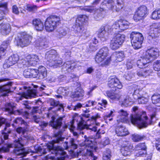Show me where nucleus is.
<instances>
[{"label": "nucleus", "mask_w": 160, "mask_h": 160, "mask_svg": "<svg viewBox=\"0 0 160 160\" xmlns=\"http://www.w3.org/2000/svg\"><path fill=\"white\" fill-rule=\"evenodd\" d=\"M24 143L22 138H18L15 140L12 144L6 143L4 146L0 148V152H7L9 151V148L13 147H15L13 152L20 158L25 156L28 153L25 151L22 147Z\"/></svg>", "instance_id": "f257e3e1"}, {"label": "nucleus", "mask_w": 160, "mask_h": 160, "mask_svg": "<svg viewBox=\"0 0 160 160\" xmlns=\"http://www.w3.org/2000/svg\"><path fill=\"white\" fill-rule=\"evenodd\" d=\"M132 110L135 113L132 114L130 116V120L132 123L140 129L147 127L148 124L147 121L148 117L145 116L146 112H136L138 110V107L136 106L133 107Z\"/></svg>", "instance_id": "f03ea898"}, {"label": "nucleus", "mask_w": 160, "mask_h": 160, "mask_svg": "<svg viewBox=\"0 0 160 160\" xmlns=\"http://www.w3.org/2000/svg\"><path fill=\"white\" fill-rule=\"evenodd\" d=\"M45 58L47 60L50 66L53 68H57L60 66L62 62L58 56L56 51L54 49L51 50L46 52Z\"/></svg>", "instance_id": "7ed1b4c3"}, {"label": "nucleus", "mask_w": 160, "mask_h": 160, "mask_svg": "<svg viewBox=\"0 0 160 160\" xmlns=\"http://www.w3.org/2000/svg\"><path fill=\"white\" fill-rule=\"evenodd\" d=\"M32 37L26 32H22L18 34L15 38V43L18 46L23 48L28 45L31 42Z\"/></svg>", "instance_id": "20e7f679"}, {"label": "nucleus", "mask_w": 160, "mask_h": 160, "mask_svg": "<svg viewBox=\"0 0 160 160\" xmlns=\"http://www.w3.org/2000/svg\"><path fill=\"white\" fill-rule=\"evenodd\" d=\"M59 16L53 15L47 18L45 23V29L47 31L51 32L55 29L60 23Z\"/></svg>", "instance_id": "39448f33"}, {"label": "nucleus", "mask_w": 160, "mask_h": 160, "mask_svg": "<svg viewBox=\"0 0 160 160\" xmlns=\"http://www.w3.org/2000/svg\"><path fill=\"white\" fill-rule=\"evenodd\" d=\"M130 37L132 45L134 49H138L141 47L144 39L141 33L138 32H132Z\"/></svg>", "instance_id": "423d86ee"}, {"label": "nucleus", "mask_w": 160, "mask_h": 160, "mask_svg": "<svg viewBox=\"0 0 160 160\" xmlns=\"http://www.w3.org/2000/svg\"><path fill=\"white\" fill-rule=\"evenodd\" d=\"M113 0H105L102 3V8H105L104 6H106L108 9L112 10L113 12H119L122 8L123 5L122 0H117L116 5L115 7Z\"/></svg>", "instance_id": "0eeeda50"}, {"label": "nucleus", "mask_w": 160, "mask_h": 160, "mask_svg": "<svg viewBox=\"0 0 160 160\" xmlns=\"http://www.w3.org/2000/svg\"><path fill=\"white\" fill-rule=\"evenodd\" d=\"M125 38V36L123 34H117L111 41L110 44V48L113 50L118 49L123 43Z\"/></svg>", "instance_id": "6e6552de"}, {"label": "nucleus", "mask_w": 160, "mask_h": 160, "mask_svg": "<svg viewBox=\"0 0 160 160\" xmlns=\"http://www.w3.org/2000/svg\"><path fill=\"white\" fill-rule=\"evenodd\" d=\"M158 25L157 23H154L150 26L148 32L146 35L147 39L149 41V42H153L155 41L156 36L160 32V27Z\"/></svg>", "instance_id": "1a4fd4ad"}, {"label": "nucleus", "mask_w": 160, "mask_h": 160, "mask_svg": "<svg viewBox=\"0 0 160 160\" xmlns=\"http://www.w3.org/2000/svg\"><path fill=\"white\" fill-rule=\"evenodd\" d=\"M148 14L147 7L142 5L139 7L135 12L133 19L136 22H138L144 19Z\"/></svg>", "instance_id": "9d476101"}, {"label": "nucleus", "mask_w": 160, "mask_h": 160, "mask_svg": "<svg viewBox=\"0 0 160 160\" xmlns=\"http://www.w3.org/2000/svg\"><path fill=\"white\" fill-rule=\"evenodd\" d=\"M73 120L78 122V129L83 130L86 128L88 130L95 132L97 130V127L96 126L86 127L84 124V120L82 118L79 116L78 114L75 113L73 116Z\"/></svg>", "instance_id": "9b49d317"}, {"label": "nucleus", "mask_w": 160, "mask_h": 160, "mask_svg": "<svg viewBox=\"0 0 160 160\" xmlns=\"http://www.w3.org/2000/svg\"><path fill=\"white\" fill-rule=\"evenodd\" d=\"M112 30V29L111 26L109 25L102 26L98 30V38L103 42L106 41L107 38V33L112 34V33H111V31Z\"/></svg>", "instance_id": "f8f14e48"}, {"label": "nucleus", "mask_w": 160, "mask_h": 160, "mask_svg": "<svg viewBox=\"0 0 160 160\" xmlns=\"http://www.w3.org/2000/svg\"><path fill=\"white\" fill-rule=\"evenodd\" d=\"M108 86L110 88H116L119 89H121L122 85L119 80L116 76H110L108 79Z\"/></svg>", "instance_id": "ddd939ff"}, {"label": "nucleus", "mask_w": 160, "mask_h": 160, "mask_svg": "<svg viewBox=\"0 0 160 160\" xmlns=\"http://www.w3.org/2000/svg\"><path fill=\"white\" fill-rule=\"evenodd\" d=\"M49 103L52 107L48 108L49 111L52 110L53 112L60 111L63 112L64 109L63 105L60 103L59 102L54 100L53 99H51L49 101Z\"/></svg>", "instance_id": "4468645a"}, {"label": "nucleus", "mask_w": 160, "mask_h": 160, "mask_svg": "<svg viewBox=\"0 0 160 160\" xmlns=\"http://www.w3.org/2000/svg\"><path fill=\"white\" fill-rule=\"evenodd\" d=\"M159 50L156 48H152L148 49L144 55L147 58L150 62L159 56Z\"/></svg>", "instance_id": "2eb2a0df"}, {"label": "nucleus", "mask_w": 160, "mask_h": 160, "mask_svg": "<svg viewBox=\"0 0 160 160\" xmlns=\"http://www.w3.org/2000/svg\"><path fill=\"white\" fill-rule=\"evenodd\" d=\"M27 62L24 60V62H22L23 65H29L34 66L36 65L37 63L40 61V59L38 56L36 55H28L26 58Z\"/></svg>", "instance_id": "dca6fc26"}, {"label": "nucleus", "mask_w": 160, "mask_h": 160, "mask_svg": "<svg viewBox=\"0 0 160 160\" xmlns=\"http://www.w3.org/2000/svg\"><path fill=\"white\" fill-rule=\"evenodd\" d=\"M132 145L128 142H124V146L121 149V152L123 155L127 156L130 154L133 149Z\"/></svg>", "instance_id": "f3484780"}, {"label": "nucleus", "mask_w": 160, "mask_h": 160, "mask_svg": "<svg viewBox=\"0 0 160 160\" xmlns=\"http://www.w3.org/2000/svg\"><path fill=\"white\" fill-rule=\"evenodd\" d=\"M118 115L117 116V122L118 123L122 122L127 123L128 121L129 114L126 111L123 109L120 110L118 112Z\"/></svg>", "instance_id": "a211bd4d"}, {"label": "nucleus", "mask_w": 160, "mask_h": 160, "mask_svg": "<svg viewBox=\"0 0 160 160\" xmlns=\"http://www.w3.org/2000/svg\"><path fill=\"white\" fill-rule=\"evenodd\" d=\"M19 60L18 56L17 54H13L5 60L3 66L4 67H9L17 63Z\"/></svg>", "instance_id": "6ab92c4d"}, {"label": "nucleus", "mask_w": 160, "mask_h": 160, "mask_svg": "<svg viewBox=\"0 0 160 160\" xmlns=\"http://www.w3.org/2000/svg\"><path fill=\"white\" fill-rule=\"evenodd\" d=\"M63 117H59L56 118L53 116L52 117V120L51 121L50 125L53 128L56 129H59L62 124V121Z\"/></svg>", "instance_id": "aec40b11"}, {"label": "nucleus", "mask_w": 160, "mask_h": 160, "mask_svg": "<svg viewBox=\"0 0 160 160\" xmlns=\"http://www.w3.org/2000/svg\"><path fill=\"white\" fill-rule=\"evenodd\" d=\"M22 128L21 127L18 128L16 130V132L19 134H22L23 137L28 140H31L32 139V137L29 134L27 133L28 130V128L27 126Z\"/></svg>", "instance_id": "412c9836"}, {"label": "nucleus", "mask_w": 160, "mask_h": 160, "mask_svg": "<svg viewBox=\"0 0 160 160\" xmlns=\"http://www.w3.org/2000/svg\"><path fill=\"white\" fill-rule=\"evenodd\" d=\"M73 28L74 32L76 35L78 36L84 35L86 32V30L84 29L83 25L76 23L73 26Z\"/></svg>", "instance_id": "4be33fe9"}, {"label": "nucleus", "mask_w": 160, "mask_h": 160, "mask_svg": "<svg viewBox=\"0 0 160 160\" xmlns=\"http://www.w3.org/2000/svg\"><path fill=\"white\" fill-rule=\"evenodd\" d=\"M148 58L144 54L141 59L137 61V64L139 68H142L148 67V63L150 62V60H148Z\"/></svg>", "instance_id": "5701e85b"}, {"label": "nucleus", "mask_w": 160, "mask_h": 160, "mask_svg": "<svg viewBox=\"0 0 160 160\" xmlns=\"http://www.w3.org/2000/svg\"><path fill=\"white\" fill-rule=\"evenodd\" d=\"M32 24L37 31H41L44 28L43 22L40 19H35L33 20Z\"/></svg>", "instance_id": "b1692460"}, {"label": "nucleus", "mask_w": 160, "mask_h": 160, "mask_svg": "<svg viewBox=\"0 0 160 160\" xmlns=\"http://www.w3.org/2000/svg\"><path fill=\"white\" fill-rule=\"evenodd\" d=\"M38 72L34 69H26L23 71V75L26 78H35Z\"/></svg>", "instance_id": "393cba45"}, {"label": "nucleus", "mask_w": 160, "mask_h": 160, "mask_svg": "<svg viewBox=\"0 0 160 160\" xmlns=\"http://www.w3.org/2000/svg\"><path fill=\"white\" fill-rule=\"evenodd\" d=\"M10 31L11 27L9 23H3L0 25V32L2 34H8Z\"/></svg>", "instance_id": "a878e982"}, {"label": "nucleus", "mask_w": 160, "mask_h": 160, "mask_svg": "<svg viewBox=\"0 0 160 160\" xmlns=\"http://www.w3.org/2000/svg\"><path fill=\"white\" fill-rule=\"evenodd\" d=\"M115 132L118 136H123L127 135L128 133L127 129L122 125H120L116 127Z\"/></svg>", "instance_id": "bb28decb"}, {"label": "nucleus", "mask_w": 160, "mask_h": 160, "mask_svg": "<svg viewBox=\"0 0 160 160\" xmlns=\"http://www.w3.org/2000/svg\"><path fill=\"white\" fill-rule=\"evenodd\" d=\"M11 86L8 85H5L0 86V95L1 96H6L11 92Z\"/></svg>", "instance_id": "cd10ccee"}, {"label": "nucleus", "mask_w": 160, "mask_h": 160, "mask_svg": "<svg viewBox=\"0 0 160 160\" xmlns=\"http://www.w3.org/2000/svg\"><path fill=\"white\" fill-rule=\"evenodd\" d=\"M8 11L7 3L6 2L0 3V21L3 19L6 12Z\"/></svg>", "instance_id": "c85d7f7f"}, {"label": "nucleus", "mask_w": 160, "mask_h": 160, "mask_svg": "<svg viewBox=\"0 0 160 160\" xmlns=\"http://www.w3.org/2000/svg\"><path fill=\"white\" fill-rule=\"evenodd\" d=\"M84 95V91L80 87H78L75 91L71 93L72 98H79L82 97Z\"/></svg>", "instance_id": "c756f323"}, {"label": "nucleus", "mask_w": 160, "mask_h": 160, "mask_svg": "<svg viewBox=\"0 0 160 160\" xmlns=\"http://www.w3.org/2000/svg\"><path fill=\"white\" fill-rule=\"evenodd\" d=\"M15 108V107L13 103H8L6 104L5 110L10 114H16L15 113L17 110H14Z\"/></svg>", "instance_id": "7c9ffc66"}, {"label": "nucleus", "mask_w": 160, "mask_h": 160, "mask_svg": "<svg viewBox=\"0 0 160 160\" xmlns=\"http://www.w3.org/2000/svg\"><path fill=\"white\" fill-rule=\"evenodd\" d=\"M34 89H32L28 90L26 98H35L38 96V94L37 93L36 88L38 86L36 85L34 86Z\"/></svg>", "instance_id": "2f4dec72"}, {"label": "nucleus", "mask_w": 160, "mask_h": 160, "mask_svg": "<svg viewBox=\"0 0 160 160\" xmlns=\"http://www.w3.org/2000/svg\"><path fill=\"white\" fill-rule=\"evenodd\" d=\"M88 19L87 17L85 15H79L77 17L76 19V23L83 25L84 23H86V22H87Z\"/></svg>", "instance_id": "473e14b6"}, {"label": "nucleus", "mask_w": 160, "mask_h": 160, "mask_svg": "<svg viewBox=\"0 0 160 160\" xmlns=\"http://www.w3.org/2000/svg\"><path fill=\"white\" fill-rule=\"evenodd\" d=\"M36 75L35 78H38L39 79H42L47 76V71L45 67H43L42 69H39Z\"/></svg>", "instance_id": "72a5a7b5"}, {"label": "nucleus", "mask_w": 160, "mask_h": 160, "mask_svg": "<svg viewBox=\"0 0 160 160\" xmlns=\"http://www.w3.org/2000/svg\"><path fill=\"white\" fill-rule=\"evenodd\" d=\"M104 10L103 8H100L99 9H97L95 13L94 18L96 21L101 20L104 17L103 11Z\"/></svg>", "instance_id": "f704fd0d"}, {"label": "nucleus", "mask_w": 160, "mask_h": 160, "mask_svg": "<svg viewBox=\"0 0 160 160\" xmlns=\"http://www.w3.org/2000/svg\"><path fill=\"white\" fill-rule=\"evenodd\" d=\"M34 151H32L31 149L28 150V152H31L32 153H40L41 154H45L46 153L45 150L42 147L38 145H36L34 146Z\"/></svg>", "instance_id": "c9c22d12"}, {"label": "nucleus", "mask_w": 160, "mask_h": 160, "mask_svg": "<svg viewBox=\"0 0 160 160\" xmlns=\"http://www.w3.org/2000/svg\"><path fill=\"white\" fill-rule=\"evenodd\" d=\"M107 96L112 100H118L121 97L119 94H117L114 92H111L109 91L106 92Z\"/></svg>", "instance_id": "e433bc0d"}, {"label": "nucleus", "mask_w": 160, "mask_h": 160, "mask_svg": "<svg viewBox=\"0 0 160 160\" xmlns=\"http://www.w3.org/2000/svg\"><path fill=\"white\" fill-rule=\"evenodd\" d=\"M137 87V88L134 90V92L132 94L133 98L136 99L140 98L143 95V92L142 89L138 88V86Z\"/></svg>", "instance_id": "4c0bfd02"}, {"label": "nucleus", "mask_w": 160, "mask_h": 160, "mask_svg": "<svg viewBox=\"0 0 160 160\" xmlns=\"http://www.w3.org/2000/svg\"><path fill=\"white\" fill-rule=\"evenodd\" d=\"M120 30L122 31H124L128 28L129 23L125 20L119 21Z\"/></svg>", "instance_id": "58836bf2"}, {"label": "nucleus", "mask_w": 160, "mask_h": 160, "mask_svg": "<svg viewBox=\"0 0 160 160\" xmlns=\"http://www.w3.org/2000/svg\"><path fill=\"white\" fill-rule=\"evenodd\" d=\"M85 140L84 141V145L88 147H92L93 145L94 140L90 137H87L86 136H85Z\"/></svg>", "instance_id": "ea45409f"}, {"label": "nucleus", "mask_w": 160, "mask_h": 160, "mask_svg": "<svg viewBox=\"0 0 160 160\" xmlns=\"http://www.w3.org/2000/svg\"><path fill=\"white\" fill-rule=\"evenodd\" d=\"M152 102L156 104L158 106H160V95H154L152 97Z\"/></svg>", "instance_id": "a19ab883"}, {"label": "nucleus", "mask_w": 160, "mask_h": 160, "mask_svg": "<svg viewBox=\"0 0 160 160\" xmlns=\"http://www.w3.org/2000/svg\"><path fill=\"white\" fill-rule=\"evenodd\" d=\"M111 157V151L109 149H107L104 152L102 158L103 160H110Z\"/></svg>", "instance_id": "79ce46f5"}, {"label": "nucleus", "mask_w": 160, "mask_h": 160, "mask_svg": "<svg viewBox=\"0 0 160 160\" xmlns=\"http://www.w3.org/2000/svg\"><path fill=\"white\" fill-rule=\"evenodd\" d=\"M13 122L17 124L20 125H23L25 126H28L27 122H25L22 118L21 117L17 118Z\"/></svg>", "instance_id": "37998d69"}, {"label": "nucleus", "mask_w": 160, "mask_h": 160, "mask_svg": "<svg viewBox=\"0 0 160 160\" xmlns=\"http://www.w3.org/2000/svg\"><path fill=\"white\" fill-rule=\"evenodd\" d=\"M115 55L116 58V60L118 62L122 61L125 57L124 53L122 51L116 52Z\"/></svg>", "instance_id": "c03bdc74"}, {"label": "nucleus", "mask_w": 160, "mask_h": 160, "mask_svg": "<svg viewBox=\"0 0 160 160\" xmlns=\"http://www.w3.org/2000/svg\"><path fill=\"white\" fill-rule=\"evenodd\" d=\"M69 148L73 149H75L77 148L78 145L76 143V141L75 139L73 138H70L69 141Z\"/></svg>", "instance_id": "a18cd8bd"}, {"label": "nucleus", "mask_w": 160, "mask_h": 160, "mask_svg": "<svg viewBox=\"0 0 160 160\" xmlns=\"http://www.w3.org/2000/svg\"><path fill=\"white\" fill-rule=\"evenodd\" d=\"M36 46L40 50L45 49L48 47V46H46V45L42 41H37L36 42Z\"/></svg>", "instance_id": "49530a36"}, {"label": "nucleus", "mask_w": 160, "mask_h": 160, "mask_svg": "<svg viewBox=\"0 0 160 160\" xmlns=\"http://www.w3.org/2000/svg\"><path fill=\"white\" fill-rule=\"evenodd\" d=\"M151 18L153 19L160 18V8L156 9L152 12Z\"/></svg>", "instance_id": "de8ad7c7"}, {"label": "nucleus", "mask_w": 160, "mask_h": 160, "mask_svg": "<svg viewBox=\"0 0 160 160\" xmlns=\"http://www.w3.org/2000/svg\"><path fill=\"white\" fill-rule=\"evenodd\" d=\"M150 72L149 70H142L137 73V75L139 77H146L149 75Z\"/></svg>", "instance_id": "09e8293b"}, {"label": "nucleus", "mask_w": 160, "mask_h": 160, "mask_svg": "<svg viewBox=\"0 0 160 160\" xmlns=\"http://www.w3.org/2000/svg\"><path fill=\"white\" fill-rule=\"evenodd\" d=\"M131 99L128 96L127 97L122 101V105L127 107L128 106H131L132 103V102L131 101Z\"/></svg>", "instance_id": "8fccbe9b"}, {"label": "nucleus", "mask_w": 160, "mask_h": 160, "mask_svg": "<svg viewBox=\"0 0 160 160\" xmlns=\"http://www.w3.org/2000/svg\"><path fill=\"white\" fill-rule=\"evenodd\" d=\"M16 113L18 115H22L26 118H28L29 117V113L26 111H24L22 109L17 110Z\"/></svg>", "instance_id": "3c124183"}, {"label": "nucleus", "mask_w": 160, "mask_h": 160, "mask_svg": "<svg viewBox=\"0 0 160 160\" xmlns=\"http://www.w3.org/2000/svg\"><path fill=\"white\" fill-rule=\"evenodd\" d=\"M106 57L102 54H99L98 52L96 55L95 60L98 63H99L103 61L106 58Z\"/></svg>", "instance_id": "603ef678"}, {"label": "nucleus", "mask_w": 160, "mask_h": 160, "mask_svg": "<svg viewBox=\"0 0 160 160\" xmlns=\"http://www.w3.org/2000/svg\"><path fill=\"white\" fill-rule=\"evenodd\" d=\"M145 137L144 135L141 136L137 134H134L132 135V139L133 141L138 142L142 140Z\"/></svg>", "instance_id": "864d4df0"}, {"label": "nucleus", "mask_w": 160, "mask_h": 160, "mask_svg": "<svg viewBox=\"0 0 160 160\" xmlns=\"http://www.w3.org/2000/svg\"><path fill=\"white\" fill-rule=\"evenodd\" d=\"M147 147L144 143H139L138 144L135 148V151H141L142 149H146Z\"/></svg>", "instance_id": "5fc2aeb1"}, {"label": "nucleus", "mask_w": 160, "mask_h": 160, "mask_svg": "<svg viewBox=\"0 0 160 160\" xmlns=\"http://www.w3.org/2000/svg\"><path fill=\"white\" fill-rule=\"evenodd\" d=\"M26 9L29 12H35L37 9V7L35 5L28 4L26 6Z\"/></svg>", "instance_id": "6e6d98bb"}, {"label": "nucleus", "mask_w": 160, "mask_h": 160, "mask_svg": "<svg viewBox=\"0 0 160 160\" xmlns=\"http://www.w3.org/2000/svg\"><path fill=\"white\" fill-rule=\"evenodd\" d=\"M67 90L65 88L60 87L57 90V93L58 94L65 96L68 94Z\"/></svg>", "instance_id": "4d7b16f0"}, {"label": "nucleus", "mask_w": 160, "mask_h": 160, "mask_svg": "<svg viewBox=\"0 0 160 160\" xmlns=\"http://www.w3.org/2000/svg\"><path fill=\"white\" fill-rule=\"evenodd\" d=\"M108 49L107 47H104L101 48L98 53L103 56L107 57L108 54Z\"/></svg>", "instance_id": "13d9d810"}, {"label": "nucleus", "mask_w": 160, "mask_h": 160, "mask_svg": "<svg viewBox=\"0 0 160 160\" xmlns=\"http://www.w3.org/2000/svg\"><path fill=\"white\" fill-rule=\"evenodd\" d=\"M11 42V41L10 40H7L3 42L2 44V47L4 48L5 50H6L7 49L9 50L10 48L9 45Z\"/></svg>", "instance_id": "bf43d9fd"}, {"label": "nucleus", "mask_w": 160, "mask_h": 160, "mask_svg": "<svg viewBox=\"0 0 160 160\" xmlns=\"http://www.w3.org/2000/svg\"><path fill=\"white\" fill-rule=\"evenodd\" d=\"M134 76L132 72H128L126 73L123 76V77L126 79L128 81L130 80Z\"/></svg>", "instance_id": "052dcab7"}, {"label": "nucleus", "mask_w": 160, "mask_h": 160, "mask_svg": "<svg viewBox=\"0 0 160 160\" xmlns=\"http://www.w3.org/2000/svg\"><path fill=\"white\" fill-rule=\"evenodd\" d=\"M74 128L75 127L72 126V127L70 128V130L71 132L72 133L73 136L75 137L76 139H77L81 135V133L79 132H78L74 131L73 130V128Z\"/></svg>", "instance_id": "680f3d73"}, {"label": "nucleus", "mask_w": 160, "mask_h": 160, "mask_svg": "<svg viewBox=\"0 0 160 160\" xmlns=\"http://www.w3.org/2000/svg\"><path fill=\"white\" fill-rule=\"evenodd\" d=\"M113 112H114L113 111H111L109 113L107 114L104 116V119L106 120H108L109 121H112L113 119L112 117L114 115Z\"/></svg>", "instance_id": "e2e57ef3"}, {"label": "nucleus", "mask_w": 160, "mask_h": 160, "mask_svg": "<svg viewBox=\"0 0 160 160\" xmlns=\"http://www.w3.org/2000/svg\"><path fill=\"white\" fill-rule=\"evenodd\" d=\"M136 153V156L137 157H143L146 153V149L138 150V151H135Z\"/></svg>", "instance_id": "0e129e2a"}, {"label": "nucleus", "mask_w": 160, "mask_h": 160, "mask_svg": "<svg viewBox=\"0 0 160 160\" xmlns=\"http://www.w3.org/2000/svg\"><path fill=\"white\" fill-rule=\"evenodd\" d=\"M154 70L156 71H160V60H157L154 62L153 65Z\"/></svg>", "instance_id": "69168bd1"}, {"label": "nucleus", "mask_w": 160, "mask_h": 160, "mask_svg": "<svg viewBox=\"0 0 160 160\" xmlns=\"http://www.w3.org/2000/svg\"><path fill=\"white\" fill-rule=\"evenodd\" d=\"M138 102L139 103L145 104L148 102V98L143 97V95L140 98H138Z\"/></svg>", "instance_id": "338daca9"}, {"label": "nucleus", "mask_w": 160, "mask_h": 160, "mask_svg": "<svg viewBox=\"0 0 160 160\" xmlns=\"http://www.w3.org/2000/svg\"><path fill=\"white\" fill-rule=\"evenodd\" d=\"M62 66V68L63 69H66V70H68L69 69L71 68V64L68 61L64 63Z\"/></svg>", "instance_id": "774afa93"}]
</instances>
